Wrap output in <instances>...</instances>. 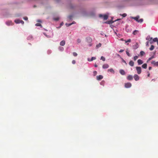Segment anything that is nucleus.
<instances>
[{
  "label": "nucleus",
  "instance_id": "obj_28",
  "mask_svg": "<svg viewBox=\"0 0 158 158\" xmlns=\"http://www.w3.org/2000/svg\"><path fill=\"white\" fill-rule=\"evenodd\" d=\"M120 15L122 16L123 17H125L127 16V15L126 13H124L122 15L120 14Z\"/></svg>",
  "mask_w": 158,
  "mask_h": 158
},
{
  "label": "nucleus",
  "instance_id": "obj_21",
  "mask_svg": "<svg viewBox=\"0 0 158 158\" xmlns=\"http://www.w3.org/2000/svg\"><path fill=\"white\" fill-rule=\"evenodd\" d=\"M138 31L135 30L133 31V34L134 35H135L136 34H138Z\"/></svg>",
  "mask_w": 158,
  "mask_h": 158
},
{
  "label": "nucleus",
  "instance_id": "obj_40",
  "mask_svg": "<svg viewBox=\"0 0 158 158\" xmlns=\"http://www.w3.org/2000/svg\"><path fill=\"white\" fill-rule=\"evenodd\" d=\"M23 19L25 20H28V18L27 17H25L23 18Z\"/></svg>",
  "mask_w": 158,
  "mask_h": 158
},
{
  "label": "nucleus",
  "instance_id": "obj_24",
  "mask_svg": "<svg viewBox=\"0 0 158 158\" xmlns=\"http://www.w3.org/2000/svg\"><path fill=\"white\" fill-rule=\"evenodd\" d=\"M138 58V56H134L133 58V60H134L135 61Z\"/></svg>",
  "mask_w": 158,
  "mask_h": 158
},
{
  "label": "nucleus",
  "instance_id": "obj_53",
  "mask_svg": "<svg viewBox=\"0 0 158 158\" xmlns=\"http://www.w3.org/2000/svg\"><path fill=\"white\" fill-rule=\"evenodd\" d=\"M149 75H150V74H149L148 75V76L149 77Z\"/></svg>",
  "mask_w": 158,
  "mask_h": 158
},
{
  "label": "nucleus",
  "instance_id": "obj_54",
  "mask_svg": "<svg viewBox=\"0 0 158 158\" xmlns=\"http://www.w3.org/2000/svg\"><path fill=\"white\" fill-rule=\"evenodd\" d=\"M120 19H117V20H119Z\"/></svg>",
  "mask_w": 158,
  "mask_h": 158
},
{
  "label": "nucleus",
  "instance_id": "obj_55",
  "mask_svg": "<svg viewBox=\"0 0 158 158\" xmlns=\"http://www.w3.org/2000/svg\"><path fill=\"white\" fill-rule=\"evenodd\" d=\"M63 24V23H61V25H62V24Z\"/></svg>",
  "mask_w": 158,
  "mask_h": 158
},
{
  "label": "nucleus",
  "instance_id": "obj_42",
  "mask_svg": "<svg viewBox=\"0 0 158 158\" xmlns=\"http://www.w3.org/2000/svg\"><path fill=\"white\" fill-rule=\"evenodd\" d=\"M72 63L73 64H75L76 63V61L75 60H73L72 61Z\"/></svg>",
  "mask_w": 158,
  "mask_h": 158
},
{
  "label": "nucleus",
  "instance_id": "obj_18",
  "mask_svg": "<svg viewBox=\"0 0 158 158\" xmlns=\"http://www.w3.org/2000/svg\"><path fill=\"white\" fill-rule=\"evenodd\" d=\"M6 23L8 26L11 25L12 24V22L11 21H7L6 22Z\"/></svg>",
  "mask_w": 158,
  "mask_h": 158
},
{
  "label": "nucleus",
  "instance_id": "obj_6",
  "mask_svg": "<svg viewBox=\"0 0 158 158\" xmlns=\"http://www.w3.org/2000/svg\"><path fill=\"white\" fill-rule=\"evenodd\" d=\"M103 78V76L101 75H99L98 76H97V79L98 80H100Z\"/></svg>",
  "mask_w": 158,
  "mask_h": 158
},
{
  "label": "nucleus",
  "instance_id": "obj_34",
  "mask_svg": "<svg viewBox=\"0 0 158 158\" xmlns=\"http://www.w3.org/2000/svg\"><path fill=\"white\" fill-rule=\"evenodd\" d=\"M94 75L95 76L97 74V72L96 71H94L93 72Z\"/></svg>",
  "mask_w": 158,
  "mask_h": 158
},
{
  "label": "nucleus",
  "instance_id": "obj_26",
  "mask_svg": "<svg viewBox=\"0 0 158 158\" xmlns=\"http://www.w3.org/2000/svg\"><path fill=\"white\" fill-rule=\"evenodd\" d=\"M127 51L126 52L128 56H130L131 55H130V54L129 53V52L127 51L128 49H127Z\"/></svg>",
  "mask_w": 158,
  "mask_h": 158
},
{
  "label": "nucleus",
  "instance_id": "obj_41",
  "mask_svg": "<svg viewBox=\"0 0 158 158\" xmlns=\"http://www.w3.org/2000/svg\"><path fill=\"white\" fill-rule=\"evenodd\" d=\"M77 42L78 43H80L81 42V40L80 39H78L77 40Z\"/></svg>",
  "mask_w": 158,
  "mask_h": 158
},
{
  "label": "nucleus",
  "instance_id": "obj_37",
  "mask_svg": "<svg viewBox=\"0 0 158 158\" xmlns=\"http://www.w3.org/2000/svg\"><path fill=\"white\" fill-rule=\"evenodd\" d=\"M35 25L37 26H41V24L39 23H37L35 24Z\"/></svg>",
  "mask_w": 158,
  "mask_h": 158
},
{
  "label": "nucleus",
  "instance_id": "obj_10",
  "mask_svg": "<svg viewBox=\"0 0 158 158\" xmlns=\"http://www.w3.org/2000/svg\"><path fill=\"white\" fill-rule=\"evenodd\" d=\"M109 67V65L106 64H104L102 66V68L103 69H107Z\"/></svg>",
  "mask_w": 158,
  "mask_h": 158
},
{
  "label": "nucleus",
  "instance_id": "obj_8",
  "mask_svg": "<svg viewBox=\"0 0 158 158\" xmlns=\"http://www.w3.org/2000/svg\"><path fill=\"white\" fill-rule=\"evenodd\" d=\"M86 41L89 43H91L92 41V39L90 37H87L86 38Z\"/></svg>",
  "mask_w": 158,
  "mask_h": 158
},
{
  "label": "nucleus",
  "instance_id": "obj_2",
  "mask_svg": "<svg viewBox=\"0 0 158 158\" xmlns=\"http://www.w3.org/2000/svg\"><path fill=\"white\" fill-rule=\"evenodd\" d=\"M136 69L137 73L139 74H140L141 72V69L140 67H136Z\"/></svg>",
  "mask_w": 158,
  "mask_h": 158
},
{
  "label": "nucleus",
  "instance_id": "obj_5",
  "mask_svg": "<svg viewBox=\"0 0 158 158\" xmlns=\"http://www.w3.org/2000/svg\"><path fill=\"white\" fill-rule=\"evenodd\" d=\"M127 79L128 80H129V81L132 80L133 79V76L131 75H129L127 77Z\"/></svg>",
  "mask_w": 158,
  "mask_h": 158
},
{
  "label": "nucleus",
  "instance_id": "obj_33",
  "mask_svg": "<svg viewBox=\"0 0 158 158\" xmlns=\"http://www.w3.org/2000/svg\"><path fill=\"white\" fill-rule=\"evenodd\" d=\"M73 56H76L77 55V53H76L75 52H73Z\"/></svg>",
  "mask_w": 158,
  "mask_h": 158
},
{
  "label": "nucleus",
  "instance_id": "obj_9",
  "mask_svg": "<svg viewBox=\"0 0 158 158\" xmlns=\"http://www.w3.org/2000/svg\"><path fill=\"white\" fill-rule=\"evenodd\" d=\"M151 63L155 66H158V62L153 61Z\"/></svg>",
  "mask_w": 158,
  "mask_h": 158
},
{
  "label": "nucleus",
  "instance_id": "obj_50",
  "mask_svg": "<svg viewBox=\"0 0 158 158\" xmlns=\"http://www.w3.org/2000/svg\"><path fill=\"white\" fill-rule=\"evenodd\" d=\"M91 45H91V44H89V46H91Z\"/></svg>",
  "mask_w": 158,
  "mask_h": 158
},
{
  "label": "nucleus",
  "instance_id": "obj_35",
  "mask_svg": "<svg viewBox=\"0 0 158 158\" xmlns=\"http://www.w3.org/2000/svg\"><path fill=\"white\" fill-rule=\"evenodd\" d=\"M72 24V23H66V25L67 27H69V26H71Z\"/></svg>",
  "mask_w": 158,
  "mask_h": 158
},
{
  "label": "nucleus",
  "instance_id": "obj_30",
  "mask_svg": "<svg viewBox=\"0 0 158 158\" xmlns=\"http://www.w3.org/2000/svg\"><path fill=\"white\" fill-rule=\"evenodd\" d=\"M59 49L60 51H63L64 50V48L62 47H59Z\"/></svg>",
  "mask_w": 158,
  "mask_h": 158
},
{
  "label": "nucleus",
  "instance_id": "obj_4",
  "mask_svg": "<svg viewBox=\"0 0 158 158\" xmlns=\"http://www.w3.org/2000/svg\"><path fill=\"white\" fill-rule=\"evenodd\" d=\"M134 78L135 80L136 81H138L139 80V77L137 74H135L134 76Z\"/></svg>",
  "mask_w": 158,
  "mask_h": 158
},
{
  "label": "nucleus",
  "instance_id": "obj_56",
  "mask_svg": "<svg viewBox=\"0 0 158 158\" xmlns=\"http://www.w3.org/2000/svg\"><path fill=\"white\" fill-rule=\"evenodd\" d=\"M152 42H150V44H152Z\"/></svg>",
  "mask_w": 158,
  "mask_h": 158
},
{
  "label": "nucleus",
  "instance_id": "obj_13",
  "mask_svg": "<svg viewBox=\"0 0 158 158\" xmlns=\"http://www.w3.org/2000/svg\"><path fill=\"white\" fill-rule=\"evenodd\" d=\"M108 72H110L111 73H114V69H108Z\"/></svg>",
  "mask_w": 158,
  "mask_h": 158
},
{
  "label": "nucleus",
  "instance_id": "obj_27",
  "mask_svg": "<svg viewBox=\"0 0 158 158\" xmlns=\"http://www.w3.org/2000/svg\"><path fill=\"white\" fill-rule=\"evenodd\" d=\"M153 41L154 42H157V41H158L157 38H154L153 39Z\"/></svg>",
  "mask_w": 158,
  "mask_h": 158
},
{
  "label": "nucleus",
  "instance_id": "obj_23",
  "mask_svg": "<svg viewBox=\"0 0 158 158\" xmlns=\"http://www.w3.org/2000/svg\"><path fill=\"white\" fill-rule=\"evenodd\" d=\"M154 46L153 45H151V47L150 48V50L151 51H152L154 49Z\"/></svg>",
  "mask_w": 158,
  "mask_h": 158
},
{
  "label": "nucleus",
  "instance_id": "obj_3",
  "mask_svg": "<svg viewBox=\"0 0 158 158\" xmlns=\"http://www.w3.org/2000/svg\"><path fill=\"white\" fill-rule=\"evenodd\" d=\"M131 86V84L130 83H125V87L126 88H129Z\"/></svg>",
  "mask_w": 158,
  "mask_h": 158
},
{
  "label": "nucleus",
  "instance_id": "obj_44",
  "mask_svg": "<svg viewBox=\"0 0 158 158\" xmlns=\"http://www.w3.org/2000/svg\"><path fill=\"white\" fill-rule=\"evenodd\" d=\"M124 51V50H123V49H121L119 51V52H123Z\"/></svg>",
  "mask_w": 158,
  "mask_h": 158
},
{
  "label": "nucleus",
  "instance_id": "obj_15",
  "mask_svg": "<svg viewBox=\"0 0 158 158\" xmlns=\"http://www.w3.org/2000/svg\"><path fill=\"white\" fill-rule=\"evenodd\" d=\"M133 48L134 49H137L139 47L138 43H136L135 45L133 46Z\"/></svg>",
  "mask_w": 158,
  "mask_h": 158
},
{
  "label": "nucleus",
  "instance_id": "obj_58",
  "mask_svg": "<svg viewBox=\"0 0 158 158\" xmlns=\"http://www.w3.org/2000/svg\"><path fill=\"white\" fill-rule=\"evenodd\" d=\"M38 22H40V21H39Z\"/></svg>",
  "mask_w": 158,
  "mask_h": 158
},
{
  "label": "nucleus",
  "instance_id": "obj_39",
  "mask_svg": "<svg viewBox=\"0 0 158 158\" xmlns=\"http://www.w3.org/2000/svg\"><path fill=\"white\" fill-rule=\"evenodd\" d=\"M73 16L72 15H69L68 16V18L69 19H71L72 18Z\"/></svg>",
  "mask_w": 158,
  "mask_h": 158
},
{
  "label": "nucleus",
  "instance_id": "obj_36",
  "mask_svg": "<svg viewBox=\"0 0 158 158\" xmlns=\"http://www.w3.org/2000/svg\"><path fill=\"white\" fill-rule=\"evenodd\" d=\"M101 43H99L98 45H97L96 46L98 47H100L101 46Z\"/></svg>",
  "mask_w": 158,
  "mask_h": 158
},
{
  "label": "nucleus",
  "instance_id": "obj_38",
  "mask_svg": "<svg viewBox=\"0 0 158 158\" xmlns=\"http://www.w3.org/2000/svg\"><path fill=\"white\" fill-rule=\"evenodd\" d=\"M154 58V57L153 56H152L151 57H150L148 59V60H151Z\"/></svg>",
  "mask_w": 158,
  "mask_h": 158
},
{
  "label": "nucleus",
  "instance_id": "obj_25",
  "mask_svg": "<svg viewBox=\"0 0 158 158\" xmlns=\"http://www.w3.org/2000/svg\"><path fill=\"white\" fill-rule=\"evenodd\" d=\"M145 52L143 51H141L140 52V55L141 56H143Z\"/></svg>",
  "mask_w": 158,
  "mask_h": 158
},
{
  "label": "nucleus",
  "instance_id": "obj_20",
  "mask_svg": "<svg viewBox=\"0 0 158 158\" xmlns=\"http://www.w3.org/2000/svg\"><path fill=\"white\" fill-rule=\"evenodd\" d=\"M15 22L16 23H20V20L19 19H16L15 20Z\"/></svg>",
  "mask_w": 158,
  "mask_h": 158
},
{
  "label": "nucleus",
  "instance_id": "obj_47",
  "mask_svg": "<svg viewBox=\"0 0 158 158\" xmlns=\"http://www.w3.org/2000/svg\"><path fill=\"white\" fill-rule=\"evenodd\" d=\"M152 69V67H149V70H151V69Z\"/></svg>",
  "mask_w": 158,
  "mask_h": 158
},
{
  "label": "nucleus",
  "instance_id": "obj_7",
  "mask_svg": "<svg viewBox=\"0 0 158 158\" xmlns=\"http://www.w3.org/2000/svg\"><path fill=\"white\" fill-rule=\"evenodd\" d=\"M119 73L121 75H125L126 74L125 72L123 69H120L119 70Z\"/></svg>",
  "mask_w": 158,
  "mask_h": 158
},
{
  "label": "nucleus",
  "instance_id": "obj_16",
  "mask_svg": "<svg viewBox=\"0 0 158 158\" xmlns=\"http://www.w3.org/2000/svg\"><path fill=\"white\" fill-rule=\"evenodd\" d=\"M96 59V57H93L91 58V59L88 58V61H90L93 60H95Z\"/></svg>",
  "mask_w": 158,
  "mask_h": 158
},
{
  "label": "nucleus",
  "instance_id": "obj_43",
  "mask_svg": "<svg viewBox=\"0 0 158 158\" xmlns=\"http://www.w3.org/2000/svg\"><path fill=\"white\" fill-rule=\"evenodd\" d=\"M20 23L23 24L24 23V22L23 20H20Z\"/></svg>",
  "mask_w": 158,
  "mask_h": 158
},
{
  "label": "nucleus",
  "instance_id": "obj_11",
  "mask_svg": "<svg viewBox=\"0 0 158 158\" xmlns=\"http://www.w3.org/2000/svg\"><path fill=\"white\" fill-rule=\"evenodd\" d=\"M65 41L64 40H62L60 43V45L61 46H63L65 44Z\"/></svg>",
  "mask_w": 158,
  "mask_h": 158
},
{
  "label": "nucleus",
  "instance_id": "obj_46",
  "mask_svg": "<svg viewBox=\"0 0 158 158\" xmlns=\"http://www.w3.org/2000/svg\"><path fill=\"white\" fill-rule=\"evenodd\" d=\"M146 46H149V42L148 41L146 43Z\"/></svg>",
  "mask_w": 158,
  "mask_h": 158
},
{
  "label": "nucleus",
  "instance_id": "obj_14",
  "mask_svg": "<svg viewBox=\"0 0 158 158\" xmlns=\"http://www.w3.org/2000/svg\"><path fill=\"white\" fill-rule=\"evenodd\" d=\"M129 64L131 66H133L134 65V62L132 60H131L129 62Z\"/></svg>",
  "mask_w": 158,
  "mask_h": 158
},
{
  "label": "nucleus",
  "instance_id": "obj_29",
  "mask_svg": "<svg viewBox=\"0 0 158 158\" xmlns=\"http://www.w3.org/2000/svg\"><path fill=\"white\" fill-rule=\"evenodd\" d=\"M101 60H102L103 61H105V58L103 56H102L101 57Z\"/></svg>",
  "mask_w": 158,
  "mask_h": 158
},
{
  "label": "nucleus",
  "instance_id": "obj_51",
  "mask_svg": "<svg viewBox=\"0 0 158 158\" xmlns=\"http://www.w3.org/2000/svg\"><path fill=\"white\" fill-rule=\"evenodd\" d=\"M152 38H150V40H152Z\"/></svg>",
  "mask_w": 158,
  "mask_h": 158
},
{
  "label": "nucleus",
  "instance_id": "obj_49",
  "mask_svg": "<svg viewBox=\"0 0 158 158\" xmlns=\"http://www.w3.org/2000/svg\"><path fill=\"white\" fill-rule=\"evenodd\" d=\"M75 23V22H73L72 23V24H74Z\"/></svg>",
  "mask_w": 158,
  "mask_h": 158
},
{
  "label": "nucleus",
  "instance_id": "obj_45",
  "mask_svg": "<svg viewBox=\"0 0 158 158\" xmlns=\"http://www.w3.org/2000/svg\"><path fill=\"white\" fill-rule=\"evenodd\" d=\"M103 15L101 14H100L99 15V17H103Z\"/></svg>",
  "mask_w": 158,
  "mask_h": 158
},
{
  "label": "nucleus",
  "instance_id": "obj_22",
  "mask_svg": "<svg viewBox=\"0 0 158 158\" xmlns=\"http://www.w3.org/2000/svg\"><path fill=\"white\" fill-rule=\"evenodd\" d=\"M113 22H114L112 21H107V22H105V23L108 24H110L112 23Z\"/></svg>",
  "mask_w": 158,
  "mask_h": 158
},
{
  "label": "nucleus",
  "instance_id": "obj_57",
  "mask_svg": "<svg viewBox=\"0 0 158 158\" xmlns=\"http://www.w3.org/2000/svg\"><path fill=\"white\" fill-rule=\"evenodd\" d=\"M121 40H123L122 39H121Z\"/></svg>",
  "mask_w": 158,
  "mask_h": 158
},
{
  "label": "nucleus",
  "instance_id": "obj_32",
  "mask_svg": "<svg viewBox=\"0 0 158 158\" xmlns=\"http://www.w3.org/2000/svg\"><path fill=\"white\" fill-rule=\"evenodd\" d=\"M59 19V17H57L56 18H54L53 19L55 21H58Z\"/></svg>",
  "mask_w": 158,
  "mask_h": 158
},
{
  "label": "nucleus",
  "instance_id": "obj_12",
  "mask_svg": "<svg viewBox=\"0 0 158 158\" xmlns=\"http://www.w3.org/2000/svg\"><path fill=\"white\" fill-rule=\"evenodd\" d=\"M137 62L139 65L142 64L143 63V62L142 60L140 59H139L137 61Z\"/></svg>",
  "mask_w": 158,
  "mask_h": 158
},
{
  "label": "nucleus",
  "instance_id": "obj_52",
  "mask_svg": "<svg viewBox=\"0 0 158 158\" xmlns=\"http://www.w3.org/2000/svg\"><path fill=\"white\" fill-rule=\"evenodd\" d=\"M146 40H148V37H147L146 38Z\"/></svg>",
  "mask_w": 158,
  "mask_h": 158
},
{
  "label": "nucleus",
  "instance_id": "obj_17",
  "mask_svg": "<svg viewBox=\"0 0 158 158\" xmlns=\"http://www.w3.org/2000/svg\"><path fill=\"white\" fill-rule=\"evenodd\" d=\"M108 16L107 15H103V19L105 20H106L108 19Z\"/></svg>",
  "mask_w": 158,
  "mask_h": 158
},
{
  "label": "nucleus",
  "instance_id": "obj_31",
  "mask_svg": "<svg viewBox=\"0 0 158 158\" xmlns=\"http://www.w3.org/2000/svg\"><path fill=\"white\" fill-rule=\"evenodd\" d=\"M131 40L130 39H128L127 40H125V42L126 43H127V42H131Z\"/></svg>",
  "mask_w": 158,
  "mask_h": 158
},
{
  "label": "nucleus",
  "instance_id": "obj_19",
  "mask_svg": "<svg viewBox=\"0 0 158 158\" xmlns=\"http://www.w3.org/2000/svg\"><path fill=\"white\" fill-rule=\"evenodd\" d=\"M147 64H144L142 65V67L144 69H146L147 68Z\"/></svg>",
  "mask_w": 158,
  "mask_h": 158
},
{
  "label": "nucleus",
  "instance_id": "obj_1",
  "mask_svg": "<svg viewBox=\"0 0 158 158\" xmlns=\"http://www.w3.org/2000/svg\"><path fill=\"white\" fill-rule=\"evenodd\" d=\"M139 16H137L135 17H131V18L132 19H134L136 21L138 22L142 23L143 21V19H139Z\"/></svg>",
  "mask_w": 158,
  "mask_h": 158
},
{
  "label": "nucleus",
  "instance_id": "obj_48",
  "mask_svg": "<svg viewBox=\"0 0 158 158\" xmlns=\"http://www.w3.org/2000/svg\"><path fill=\"white\" fill-rule=\"evenodd\" d=\"M94 66L95 67H98V66L97 64H95V65H94Z\"/></svg>",
  "mask_w": 158,
  "mask_h": 158
}]
</instances>
